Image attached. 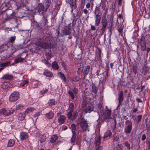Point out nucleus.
<instances>
[{"mask_svg":"<svg viewBox=\"0 0 150 150\" xmlns=\"http://www.w3.org/2000/svg\"><path fill=\"white\" fill-rule=\"evenodd\" d=\"M74 105L72 103H70L69 105V112L67 115V118L70 120L75 119L78 116V112L76 110H74Z\"/></svg>","mask_w":150,"mask_h":150,"instance_id":"f257e3e1","label":"nucleus"},{"mask_svg":"<svg viewBox=\"0 0 150 150\" xmlns=\"http://www.w3.org/2000/svg\"><path fill=\"white\" fill-rule=\"evenodd\" d=\"M80 125L83 132H88L89 131V126L88 125L86 121L84 119L82 118L81 120Z\"/></svg>","mask_w":150,"mask_h":150,"instance_id":"f03ea898","label":"nucleus"},{"mask_svg":"<svg viewBox=\"0 0 150 150\" xmlns=\"http://www.w3.org/2000/svg\"><path fill=\"white\" fill-rule=\"evenodd\" d=\"M19 98V94L18 92H14L10 95L9 100L11 102H14L16 101Z\"/></svg>","mask_w":150,"mask_h":150,"instance_id":"7ed1b4c3","label":"nucleus"},{"mask_svg":"<svg viewBox=\"0 0 150 150\" xmlns=\"http://www.w3.org/2000/svg\"><path fill=\"white\" fill-rule=\"evenodd\" d=\"M6 14L7 19H11L15 16V12L10 9H7L6 10Z\"/></svg>","mask_w":150,"mask_h":150,"instance_id":"20e7f679","label":"nucleus"},{"mask_svg":"<svg viewBox=\"0 0 150 150\" xmlns=\"http://www.w3.org/2000/svg\"><path fill=\"white\" fill-rule=\"evenodd\" d=\"M58 122L60 125L64 123L66 120V117L63 115H61L59 113H57Z\"/></svg>","mask_w":150,"mask_h":150,"instance_id":"39448f33","label":"nucleus"},{"mask_svg":"<svg viewBox=\"0 0 150 150\" xmlns=\"http://www.w3.org/2000/svg\"><path fill=\"white\" fill-rule=\"evenodd\" d=\"M140 44L141 50L144 51L146 49V42L144 36H142L140 39Z\"/></svg>","mask_w":150,"mask_h":150,"instance_id":"423d86ee","label":"nucleus"},{"mask_svg":"<svg viewBox=\"0 0 150 150\" xmlns=\"http://www.w3.org/2000/svg\"><path fill=\"white\" fill-rule=\"evenodd\" d=\"M126 125H128L125 128V132L126 134H129L131 132L132 128V123L130 122L126 123Z\"/></svg>","mask_w":150,"mask_h":150,"instance_id":"0eeeda50","label":"nucleus"},{"mask_svg":"<svg viewBox=\"0 0 150 150\" xmlns=\"http://www.w3.org/2000/svg\"><path fill=\"white\" fill-rule=\"evenodd\" d=\"M94 13L95 14V16L102 17V13L99 6L96 7Z\"/></svg>","mask_w":150,"mask_h":150,"instance_id":"6e6552de","label":"nucleus"},{"mask_svg":"<svg viewBox=\"0 0 150 150\" xmlns=\"http://www.w3.org/2000/svg\"><path fill=\"white\" fill-rule=\"evenodd\" d=\"M93 107L92 104L89 103L86 105V107L84 110V111L85 113H90L93 110Z\"/></svg>","mask_w":150,"mask_h":150,"instance_id":"1a4fd4ad","label":"nucleus"},{"mask_svg":"<svg viewBox=\"0 0 150 150\" xmlns=\"http://www.w3.org/2000/svg\"><path fill=\"white\" fill-rule=\"evenodd\" d=\"M102 28L101 29L102 30V34L104 33L105 31V29L107 26V24L108 23V22L106 19H103L102 20Z\"/></svg>","mask_w":150,"mask_h":150,"instance_id":"9d476101","label":"nucleus"},{"mask_svg":"<svg viewBox=\"0 0 150 150\" xmlns=\"http://www.w3.org/2000/svg\"><path fill=\"white\" fill-rule=\"evenodd\" d=\"M35 44L41 47L44 48L45 49H46L47 44L46 42H44L42 41H40L35 42Z\"/></svg>","mask_w":150,"mask_h":150,"instance_id":"9b49d317","label":"nucleus"},{"mask_svg":"<svg viewBox=\"0 0 150 150\" xmlns=\"http://www.w3.org/2000/svg\"><path fill=\"white\" fill-rule=\"evenodd\" d=\"M20 138L21 140H25L28 138V135L27 133L22 132L21 133Z\"/></svg>","mask_w":150,"mask_h":150,"instance_id":"f8f14e48","label":"nucleus"},{"mask_svg":"<svg viewBox=\"0 0 150 150\" xmlns=\"http://www.w3.org/2000/svg\"><path fill=\"white\" fill-rule=\"evenodd\" d=\"M76 0H71L70 5L72 8V11L76 8Z\"/></svg>","mask_w":150,"mask_h":150,"instance_id":"ddd939ff","label":"nucleus"},{"mask_svg":"<svg viewBox=\"0 0 150 150\" xmlns=\"http://www.w3.org/2000/svg\"><path fill=\"white\" fill-rule=\"evenodd\" d=\"M123 93L122 91H121L119 93L118 99L119 105L121 104L123 100Z\"/></svg>","mask_w":150,"mask_h":150,"instance_id":"4468645a","label":"nucleus"},{"mask_svg":"<svg viewBox=\"0 0 150 150\" xmlns=\"http://www.w3.org/2000/svg\"><path fill=\"white\" fill-rule=\"evenodd\" d=\"M95 18V25L97 26H98L100 23L101 17L94 16Z\"/></svg>","mask_w":150,"mask_h":150,"instance_id":"2eb2a0df","label":"nucleus"},{"mask_svg":"<svg viewBox=\"0 0 150 150\" xmlns=\"http://www.w3.org/2000/svg\"><path fill=\"white\" fill-rule=\"evenodd\" d=\"M2 114L5 116L8 115V110H7L4 108L1 109L0 110V115Z\"/></svg>","mask_w":150,"mask_h":150,"instance_id":"dca6fc26","label":"nucleus"},{"mask_svg":"<svg viewBox=\"0 0 150 150\" xmlns=\"http://www.w3.org/2000/svg\"><path fill=\"white\" fill-rule=\"evenodd\" d=\"M13 76L11 75L8 74H6L4 75L2 77V78L3 79L10 80L13 79Z\"/></svg>","mask_w":150,"mask_h":150,"instance_id":"f3484780","label":"nucleus"},{"mask_svg":"<svg viewBox=\"0 0 150 150\" xmlns=\"http://www.w3.org/2000/svg\"><path fill=\"white\" fill-rule=\"evenodd\" d=\"M71 32V30L70 28L68 27L64 28L63 30V33L64 35H69Z\"/></svg>","mask_w":150,"mask_h":150,"instance_id":"a211bd4d","label":"nucleus"},{"mask_svg":"<svg viewBox=\"0 0 150 150\" xmlns=\"http://www.w3.org/2000/svg\"><path fill=\"white\" fill-rule=\"evenodd\" d=\"M112 134V133L110 130H108L105 133L103 137L105 138L110 137Z\"/></svg>","mask_w":150,"mask_h":150,"instance_id":"6ab92c4d","label":"nucleus"},{"mask_svg":"<svg viewBox=\"0 0 150 150\" xmlns=\"http://www.w3.org/2000/svg\"><path fill=\"white\" fill-rule=\"evenodd\" d=\"M90 69V66L89 65H88L86 67L83 72L85 76L88 74L89 71Z\"/></svg>","mask_w":150,"mask_h":150,"instance_id":"aec40b11","label":"nucleus"},{"mask_svg":"<svg viewBox=\"0 0 150 150\" xmlns=\"http://www.w3.org/2000/svg\"><path fill=\"white\" fill-rule=\"evenodd\" d=\"M100 136H98L96 138V140L95 143L96 146H98L100 145Z\"/></svg>","mask_w":150,"mask_h":150,"instance_id":"412c9836","label":"nucleus"},{"mask_svg":"<svg viewBox=\"0 0 150 150\" xmlns=\"http://www.w3.org/2000/svg\"><path fill=\"white\" fill-rule=\"evenodd\" d=\"M15 143V141L14 140L10 139L8 142L7 147H11L13 146Z\"/></svg>","mask_w":150,"mask_h":150,"instance_id":"4be33fe9","label":"nucleus"},{"mask_svg":"<svg viewBox=\"0 0 150 150\" xmlns=\"http://www.w3.org/2000/svg\"><path fill=\"white\" fill-rule=\"evenodd\" d=\"M52 67L53 69L54 70H57L59 68V66L57 62H53L52 63Z\"/></svg>","mask_w":150,"mask_h":150,"instance_id":"5701e85b","label":"nucleus"},{"mask_svg":"<svg viewBox=\"0 0 150 150\" xmlns=\"http://www.w3.org/2000/svg\"><path fill=\"white\" fill-rule=\"evenodd\" d=\"M25 114L24 115L21 113H19L18 115V120L21 121L23 120L25 118Z\"/></svg>","mask_w":150,"mask_h":150,"instance_id":"b1692460","label":"nucleus"},{"mask_svg":"<svg viewBox=\"0 0 150 150\" xmlns=\"http://www.w3.org/2000/svg\"><path fill=\"white\" fill-rule=\"evenodd\" d=\"M76 126L75 124H72L71 125L70 129H71L72 134L76 133Z\"/></svg>","mask_w":150,"mask_h":150,"instance_id":"393cba45","label":"nucleus"},{"mask_svg":"<svg viewBox=\"0 0 150 150\" xmlns=\"http://www.w3.org/2000/svg\"><path fill=\"white\" fill-rule=\"evenodd\" d=\"M34 108H30L27 109L25 112V114L27 115L30 113L32 112L34 110Z\"/></svg>","mask_w":150,"mask_h":150,"instance_id":"a878e982","label":"nucleus"},{"mask_svg":"<svg viewBox=\"0 0 150 150\" xmlns=\"http://www.w3.org/2000/svg\"><path fill=\"white\" fill-rule=\"evenodd\" d=\"M58 136L57 135H53L51 137L50 140L51 143H54L57 139Z\"/></svg>","mask_w":150,"mask_h":150,"instance_id":"bb28decb","label":"nucleus"},{"mask_svg":"<svg viewBox=\"0 0 150 150\" xmlns=\"http://www.w3.org/2000/svg\"><path fill=\"white\" fill-rule=\"evenodd\" d=\"M111 112V110L108 109L106 110V118H110Z\"/></svg>","mask_w":150,"mask_h":150,"instance_id":"cd10ccee","label":"nucleus"},{"mask_svg":"<svg viewBox=\"0 0 150 150\" xmlns=\"http://www.w3.org/2000/svg\"><path fill=\"white\" fill-rule=\"evenodd\" d=\"M8 82L3 83L1 85V88L3 89H6L8 88Z\"/></svg>","mask_w":150,"mask_h":150,"instance_id":"c85d7f7f","label":"nucleus"},{"mask_svg":"<svg viewBox=\"0 0 150 150\" xmlns=\"http://www.w3.org/2000/svg\"><path fill=\"white\" fill-rule=\"evenodd\" d=\"M58 74L59 75V77L65 82H66V80L64 75L61 72H59Z\"/></svg>","mask_w":150,"mask_h":150,"instance_id":"c756f323","label":"nucleus"},{"mask_svg":"<svg viewBox=\"0 0 150 150\" xmlns=\"http://www.w3.org/2000/svg\"><path fill=\"white\" fill-rule=\"evenodd\" d=\"M11 62L9 61H8L6 62L1 63L0 64V67H6Z\"/></svg>","mask_w":150,"mask_h":150,"instance_id":"7c9ffc66","label":"nucleus"},{"mask_svg":"<svg viewBox=\"0 0 150 150\" xmlns=\"http://www.w3.org/2000/svg\"><path fill=\"white\" fill-rule=\"evenodd\" d=\"M43 10V7L42 5L39 4L38 7V12L40 13V12Z\"/></svg>","mask_w":150,"mask_h":150,"instance_id":"2f4dec72","label":"nucleus"},{"mask_svg":"<svg viewBox=\"0 0 150 150\" xmlns=\"http://www.w3.org/2000/svg\"><path fill=\"white\" fill-rule=\"evenodd\" d=\"M73 135L71 139V142L72 143H74L75 142L76 137V133L72 134Z\"/></svg>","mask_w":150,"mask_h":150,"instance_id":"473e14b6","label":"nucleus"},{"mask_svg":"<svg viewBox=\"0 0 150 150\" xmlns=\"http://www.w3.org/2000/svg\"><path fill=\"white\" fill-rule=\"evenodd\" d=\"M146 129L148 131H150V120L148 122L146 121Z\"/></svg>","mask_w":150,"mask_h":150,"instance_id":"72a5a7b5","label":"nucleus"},{"mask_svg":"<svg viewBox=\"0 0 150 150\" xmlns=\"http://www.w3.org/2000/svg\"><path fill=\"white\" fill-rule=\"evenodd\" d=\"M54 116V114L52 112H50L48 113H47V118L49 119L52 118Z\"/></svg>","mask_w":150,"mask_h":150,"instance_id":"f704fd0d","label":"nucleus"},{"mask_svg":"<svg viewBox=\"0 0 150 150\" xmlns=\"http://www.w3.org/2000/svg\"><path fill=\"white\" fill-rule=\"evenodd\" d=\"M24 106L22 104H20L16 106V108L17 110H21L22 109Z\"/></svg>","mask_w":150,"mask_h":150,"instance_id":"c9c22d12","label":"nucleus"},{"mask_svg":"<svg viewBox=\"0 0 150 150\" xmlns=\"http://www.w3.org/2000/svg\"><path fill=\"white\" fill-rule=\"evenodd\" d=\"M28 83V81L26 80H24L21 82L20 85L22 87L25 86V85Z\"/></svg>","mask_w":150,"mask_h":150,"instance_id":"e433bc0d","label":"nucleus"},{"mask_svg":"<svg viewBox=\"0 0 150 150\" xmlns=\"http://www.w3.org/2000/svg\"><path fill=\"white\" fill-rule=\"evenodd\" d=\"M23 61V59L21 57H18L17 59H14V62L17 63L19 62H22Z\"/></svg>","mask_w":150,"mask_h":150,"instance_id":"4c0bfd02","label":"nucleus"},{"mask_svg":"<svg viewBox=\"0 0 150 150\" xmlns=\"http://www.w3.org/2000/svg\"><path fill=\"white\" fill-rule=\"evenodd\" d=\"M124 144L125 146L127 148V149L129 150H130L131 147L130 144L127 141L125 142Z\"/></svg>","mask_w":150,"mask_h":150,"instance_id":"58836bf2","label":"nucleus"},{"mask_svg":"<svg viewBox=\"0 0 150 150\" xmlns=\"http://www.w3.org/2000/svg\"><path fill=\"white\" fill-rule=\"evenodd\" d=\"M137 66L135 65H134L133 67V71L135 74H137Z\"/></svg>","mask_w":150,"mask_h":150,"instance_id":"ea45409f","label":"nucleus"},{"mask_svg":"<svg viewBox=\"0 0 150 150\" xmlns=\"http://www.w3.org/2000/svg\"><path fill=\"white\" fill-rule=\"evenodd\" d=\"M48 103L49 105L51 106L54 105L55 104V100L53 99H52L49 100Z\"/></svg>","mask_w":150,"mask_h":150,"instance_id":"a19ab883","label":"nucleus"},{"mask_svg":"<svg viewBox=\"0 0 150 150\" xmlns=\"http://www.w3.org/2000/svg\"><path fill=\"white\" fill-rule=\"evenodd\" d=\"M68 93L69 94V95L71 97V99H72V100H74V95L73 93L72 92V91H68Z\"/></svg>","mask_w":150,"mask_h":150,"instance_id":"79ce46f5","label":"nucleus"},{"mask_svg":"<svg viewBox=\"0 0 150 150\" xmlns=\"http://www.w3.org/2000/svg\"><path fill=\"white\" fill-rule=\"evenodd\" d=\"M93 92L95 94H96L97 92V90L96 87L94 85H93L92 86Z\"/></svg>","mask_w":150,"mask_h":150,"instance_id":"37998d69","label":"nucleus"},{"mask_svg":"<svg viewBox=\"0 0 150 150\" xmlns=\"http://www.w3.org/2000/svg\"><path fill=\"white\" fill-rule=\"evenodd\" d=\"M16 37L15 36H12L9 38V40L10 42L11 43L13 42L15 40Z\"/></svg>","mask_w":150,"mask_h":150,"instance_id":"c03bdc74","label":"nucleus"},{"mask_svg":"<svg viewBox=\"0 0 150 150\" xmlns=\"http://www.w3.org/2000/svg\"><path fill=\"white\" fill-rule=\"evenodd\" d=\"M40 138H41L40 141L41 143H42L43 142H44L45 141L46 139L45 137L43 135H40Z\"/></svg>","mask_w":150,"mask_h":150,"instance_id":"a18cd8bd","label":"nucleus"},{"mask_svg":"<svg viewBox=\"0 0 150 150\" xmlns=\"http://www.w3.org/2000/svg\"><path fill=\"white\" fill-rule=\"evenodd\" d=\"M40 115V112H37L34 115V118L37 120L38 117Z\"/></svg>","mask_w":150,"mask_h":150,"instance_id":"49530a36","label":"nucleus"},{"mask_svg":"<svg viewBox=\"0 0 150 150\" xmlns=\"http://www.w3.org/2000/svg\"><path fill=\"white\" fill-rule=\"evenodd\" d=\"M117 150H122V146L121 144H118L117 145Z\"/></svg>","mask_w":150,"mask_h":150,"instance_id":"de8ad7c7","label":"nucleus"},{"mask_svg":"<svg viewBox=\"0 0 150 150\" xmlns=\"http://www.w3.org/2000/svg\"><path fill=\"white\" fill-rule=\"evenodd\" d=\"M40 84L41 83L40 81H36V83L34 84V85L35 86V88H37L38 86H40Z\"/></svg>","mask_w":150,"mask_h":150,"instance_id":"09e8293b","label":"nucleus"},{"mask_svg":"<svg viewBox=\"0 0 150 150\" xmlns=\"http://www.w3.org/2000/svg\"><path fill=\"white\" fill-rule=\"evenodd\" d=\"M119 137L117 136H115L113 138V140L115 142L118 141H119Z\"/></svg>","mask_w":150,"mask_h":150,"instance_id":"8fccbe9b","label":"nucleus"},{"mask_svg":"<svg viewBox=\"0 0 150 150\" xmlns=\"http://www.w3.org/2000/svg\"><path fill=\"white\" fill-rule=\"evenodd\" d=\"M15 110L14 109H11L10 110H8V115L13 113L14 112Z\"/></svg>","mask_w":150,"mask_h":150,"instance_id":"3c124183","label":"nucleus"},{"mask_svg":"<svg viewBox=\"0 0 150 150\" xmlns=\"http://www.w3.org/2000/svg\"><path fill=\"white\" fill-rule=\"evenodd\" d=\"M15 49L16 50H20L23 49V47H21V45H16L15 47Z\"/></svg>","mask_w":150,"mask_h":150,"instance_id":"603ef678","label":"nucleus"},{"mask_svg":"<svg viewBox=\"0 0 150 150\" xmlns=\"http://www.w3.org/2000/svg\"><path fill=\"white\" fill-rule=\"evenodd\" d=\"M52 57V56L51 53L50 52L48 53V54H47V60L50 59Z\"/></svg>","mask_w":150,"mask_h":150,"instance_id":"864d4df0","label":"nucleus"},{"mask_svg":"<svg viewBox=\"0 0 150 150\" xmlns=\"http://www.w3.org/2000/svg\"><path fill=\"white\" fill-rule=\"evenodd\" d=\"M142 115H138L137 117V118L138 119V122H139L141 120V119H142Z\"/></svg>","mask_w":150,"mask_h":150,"instance_id":"5fc2aeb1","label":"nucleus"},{"mask_svg":"<svg viewBox=\"0 0 150 150\" xmlns=\"http://www.w3.org/2000/svg\"><path fill=\"white\" fill-rule=\"evenodd\" d=\"M52 75L53 74L50 71H47V77H51L52 76Z\"/></svg>","mask_w":150,"mask_h":150,"instance_id":"6e6d98bb","label":"nucleus"},{"mask_svg":"<svg viewBox=\"0 0 150 150\" xmlns=\"http://www.w3.org/2000/svg\"><path fill=\"white\" fill-rule=\"evenodd\" d=\"M8 88H11L13 87V86L12 85V82H8Z\"/></svg>","mask_w":150,"mask_h":150,"instance_id":"4d7b16f0","label":"nucleus"},{"mask_svg":"<svg viewBox=\"0 0 150 150\" xmlns=\"http://www.w3.org/2000/svg\"><path fill=\"white\" fill-rule=\"evenodd\" d=\"M123 28L122 27H120L119 29H118V31L119 32V33H122V32L123 31Z\"/></svg>","mask_w":150,"mask_h":150,"instance_id":"13d9d810","label":"nucleus"},{"mask_svg":"<svg viewBox=\"0 0 150 150\" xmlns=\"http://www.w3.org/2000/svg\"><path fill=\"white\" fill-rule=\"evenodd\" d=\"M73 91L75 94H76L78 92V89L75 88L73 90Z\"/></svg>","mask_w":150,"mask_h":150,"instance_id":"bf43d9fd","label":"nucleus"},{"mask_svg":"<svg viewBox=\"0 0 150 150\" xmlns=\"http://www.w3.org/2000/svg\"><path fill=\"white\" fill-rule=\"evenodd\" d=\"M103 147L102 146H100L98 147L96 149V150H103Z\"/></svg>","mask_w":150,"mask_h":150,"instance_id":"052dcab7","label":"nucleus"},{"mask_svg":"<svg viewBox=\"0 0 150 150\" xmlns=\"http://www.w3.org/2000/svg\"><path fill=\"white\" fill-rule=\"evenodd\" d=\"M91 29L93 30H95L96 29V27L92 25H91Z\"/></svg>","mask_w":150,"mask_h":150,"instance_id":"680f3d73","label":"nucleus"},{"mask_svg":"<svg viewBox=\"0 0 150 150\" xmlns=\"http://www.w3.org/2000/svg\"><path fill=\"white\" fill-rule=\"evenodd\" d=\"M146 135L145 134H143L142 136V140L143 141H144L146 139Z\"/></svg>","mask_w":150,"mask_h":150,"instance_id":"e2e57ef3","label":"nucleus"},{"mask_svg":"<svg viewBox=\"0 0 150 150\" xmlns=\"http://www.w3.org/2000/svg\"><path fill=\"white\" fill-rule=\"evenodd\" d=\"M136 100L138 103H142V100L139 98H137L136 99Z\"/></svg>","mask_w":150,"mask_h":150,"instance_id":"0e129e2a","label":"nucleus"},{"mask_svg":"<svg viewBox=\"0 0 150 150\" xmlns=\"http://www.w3.org/2000/svg\"><path fill=\"white\" fill-rule=\"evenodd\" d=\"M105 71H106V76H107V77H108L109 76L108 75V72H109L108 69H106Z\"/></svg>","mask_w":150,"mask_h":150,"instance_id":"69168bd1","label":"nucleus"},{"mask_svg":"<svg viewBox=\"0 0 150 150\" xmlns=\"http://www.w3.org/2000/svg\"><path fill=\"white\" fill-rule=\"evenodd\" d=\"M91 4L89 3H87L86 5V8H88L90 7Z\"/></svg>","mask_w":150,"mask_h":150,"instance_id":"338daca9","label":"nucleus"},{"mask_svg":"<svg viewBox=\"0 0 150 150\" xmlns=\"http://www.w3.org/2000/svg\"><path fill=\"white\" fill-rule=\"evenodd\" d=\"M83 12L85 14H87L88 13V10L85 8L83 9Z\"/></svg>","mask_w":150,"mask_h":150,"instance_id":"774afa93","label":"nucleus"}]
</instances>
